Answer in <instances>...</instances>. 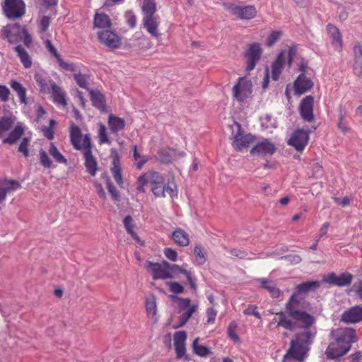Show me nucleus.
<instances>
[{"instance_id":"obj_1","label":"nucleus","mask_w":362,"mask_h":362,"mask_svg":"<svg viewBox=\"0 0 362 362\" xmlns=\"http://www.w3.org/2000/svg\"><path fill=\"white\" fill-rule=\"evenodd\" d=\"M296 305L294 297L289 299L286 304L285 311L277 313L270 325L276 323L277 327H281L289 331L310 327L315 322L313 316L308 313L298 312Z\"/></svg>"},{"instance_id":"obj_2","label":"nucleus","mask_w":362,"mask_h":362,"mask_svg":"<svg viewBox=\"0 0 362 362\" xmlns=\"http://www.w3.org/2000/svg\"><path fill=\"white\" fill-rule=\"evenodd\" d=\"M150 185L151 192L157 197H164L168 194L172 199L177 197L175 184L166 183L164 176L155 171H148L139 177L136 189L139 192H145V187Z\"/></svg>"},{"instance_id":"obj_3","label":"nucleus","mask_w":362,"mask_h":362,"mask_svg":"<svg viewBox=\"0 0 362 362\" xmlns=\"http://www.w3.org/2000/svg\"><path fill=\"white\" fill-rule=\"evenodd\" d=\"M316 334V332L305 330L295 334L294 339L291 341V346L284 357V362H288L294 359L301 362L307 356L310 346Z\"/></svg>"},{"instance_id":"obj_4","label":"nucleus","mask_w":362,"mask_h":362,"mask_svg":"<svg viewBox=\"0 0 362 362\" xmlns=\"http://www.w3.org/2000/svg\"><path fill=\"white\" fill-rule=\"evenodd\" d=\"M146 267L152 273L153 279H167L175 277L179 274L180 266L170 264L166 261L162 263L146 262Z\"/></svg>"},{"instance_id":"obj_5","label":"nucleus","mask_w":362,"mask_h":362,"mask_svg":"<svg viewBox=\"0 0 362 362\" xmlns=\"http://www.w3.org/2000/svg\"><path fill=\"white\" fill-rule=\"evenodd\" d=\"M320 286V281H311L300 284L296 287V291L293 293L289 299H291L293 297H294V303L296 304V310L298 312L308 313L305 310V301L300 297V296L305 295L310 291H315Z\"/></svg>"},{"instance_id":"obj_6","label":"nucleus","mask_w":362,"mask_h":362,"mask_svg":"<svg viewBox=\"0 0 362 362\" xmlns=\"http://www.w3.org/2000/svg\"><path fill=\"white\" fill-rule=\"evenodd\" d=\"M233 98L239 103H246L252 98V84L245 77L239 78L232 90Z\"/></svg>"},{"instance_id":"obj_7","label":"nucleus","mask_w":362,"mask_h":362,"mask_svg":"<svg viewBox=\"0 0 362 362\" xmlns=\"http://www.w3.org/2000/svg\"><path fill=\"white\" fill-rule=\"evenodd\" d=\"M21 343V340H16L15 337L0 332V362H10L8 356L16 352L18 346H22Z\"/></svg>"},{"instance_id":"obj_8","label":"nucleus","mask_w":362,"mask_h":362,"mask_svg":"<svg viewBox=\"0 0 362 362\" xmlns=\"http://www.w3.org/2000/svg\"><path fill=\"white\" fill-rule=\"evenodd\" d=\"M70 140L75 149L82 153L91 149V141L88 134L83 135L81 129L74 124L70 126Z\"/></svg>"},{"instance_id":"obj_9","label":"nucleus","mask_w":362,"mask_h":362,"mask_svg":"<svg viewBox=\"0 0 362 362\" xmlns=\"http://www.w3.org/2000/svg\"><path fill=\"white\" fill-rule=\"evenodd\" d=\"M58 163L67 164V159L60 153L53 142L49 144L48 153L43 149L40 150V161L41 165L46 168H54L53 163L49 155Z\"/></svg>"},{"instance_id":"obj_10","label":"nucleus","mask_w":362,"mask_h":362,"mask_svg":"<svg viewBox=\"0 0 362 362\" xmlns=\"http://www.w3.org/2000/svg\"><path fill=\"white\" fill-rule=\"evenodd\" d=\"M224 7L232 15L241 20H251L257 13V11L253 5L240 6L233 3H225Z\"/></svg>"},{"instance_id":"obj_11","label":"nucleus","mask_w":362,"mask_h":362,"mask_svg":"<svg viewBox=\"0 0 362 362\" xmlns=\"http://www.w3.org/2000/svg\"><path fill=\"white\" fill-rule=\"evenodd\" d=\"M332 334L334 340L343 344L344 353H347L351 347V344L356 341V332L353 328H338L332 331Z\"/></svg>"},{"instance_id":"obj_12","label":"nucleus","mask_w":362,"mask_h":362,"mask_svg":"<svg viewBox=\"0 0 362 362\" xmlns=\"http://www.w3.org/2000/svg\"><path fill=\"white\" fill-rule=\"evenodd\" d=\"M179 307L182 313L178 319L179 323L173 326L174 329L184 326L195 312L197 305H191V300L189 298H180Z\"/></svg>"},{"instance_id":"obj_13","label":"nucleus","mask_w":362,"mask_h":362,"mask_svg":"<svg viewBox=\"0 0 362 362\" xmlns=\"http://www.w3.org/2000/svg\"><path fill=\"white\" fill-rule=\"evenodd\" d=\"M354 276L346 272L339 275L334 272H331L323 276L322 281L339 287H345L351 285Z\"/></svg>"},{"instance_id":"obj_14","label":"nucleus","mask_w":362,"mask_h":362,"mask_svg":"<svg viewBox=\"0 0 362 362\" xmlns=\"http://www.w3.org/2000/svg\"><path fill=\"white\" fill-rule=\"evenodd\" d=\"M3 8L8 18H18L25 13V4L23 0H5Z\"/></svg>"},{"instance_id":"obj_15","label":"nucleus","mask_w":362,"mask_h":362,"mask_svg":"<svg viewBox=\"0 0 362 362\" xmlns=\"http://www.w3.org/2000/svg\"><path fill=\"white\" fill-rule=\"evenodd\" d=\"M262 54L261 45L258 42L250 44L245 51L247 59V70L252 71L255 69Z\"/></svg>"},{"instance_id":"obj_16","label":"nucleus","mask_w":362,"mask_h":362,"mask_svg":"<svg viewBox=\"0 0 362 362\" xmlns=\"http://www.w3.org/2000/svg\"><path fill=\"white\" fill-rule=\"evenodd\" d=\"M25 28L18 23L7 25L1 29L2 37L6 39L10 43H14L22 39V33Z\"/></svg>"},{"instance_id":"obj_17","label":"nucleus","mask_w":362,"mask_h":362,"mask_svg":"<svg viewBox=\"0 0 362 362\" xmlns=\"http://www.w3.org/2000/svg\"><path fill=\"white\" fill-rule=\"evenodd\" d=\"M309 133L308 129H297L291 135L288 144L298 151H303L308 142Z\"/></svg>"},{"instance_id":"obj_18","label":"nucleus","mask_w":362,"mask_h":362,"mask_svg":"<svg viewBox=\"0 0 362 362\" xmlns=\"http://www.w3.org/2000/svg\"><path fill=\"white\" fill-rule=\"evenodd\" d=\"M341 321L346 324H355L362 321V305H355L345 310L341 315Z\"/></svg>"},{"instance_id":"obj_19","label":"nucleus","mask_w":362,"mask_h":362,"mask_svg":"<svg viewBox=\"0 0 362 362\" xmlns=\"http://www.w3.org/2000/svg\"><path fill=\"white\" fill-rule=\"evenodd\" d=\"M276 151V147L270 141L264 139L258 142L250 151L252 156L272 155Z\"/></svg>"},{"instance_id":"obj_20","label":"nucleus","mask_w":362,"mask_h":362,"mask_svg":"<svg viewBox=\"0 0 362 362\" xmlns=\"http://www.w3.org/2000/svg\"><path fill=\"white\" fill-rule=\"evenodd\" d=\"M21 188V185L17 180L4 179L0 180V203L4 202L6 195Z\"/></svg>"},{"instance_id":"obj_21","label":"nucleus","mask_w":362,"mask_h":362,"mask_svg":"<svg viewBox=\"0 0 362 362\" xmlns=\"http://www.w3.org/2000/svg\"><path fill=\"white\" fill-rule=\"evenodd\" d=\"M98 36L100 42L108 47L117 48L120 45L119 37L112 31H100L98 33Z\"/></svg>"},{"instance_id":"obj_22","label":"nucleus","mask_w":362,"mask_h":362,"mask_svg":"<svg viewBox=\"0 0 362 362\" xmlns=\"http://www.w3.org/2000/svg\"><path fill=\"white\" fill-rule=\"evenodd\" d=\"M238 133L234 136L233 143V147L237 151H242L243 148H247L250 144L253 141V136L250 134H243L240 132V126L237 124Z\"/></svg>"},{"instance_id":"obj_23","label":"nucleus","mask_w":362,"mask_h":362,"mask_svg":"<svg viewBox=\"0 0 362 362\" xmlns=\"http://www.w3.org/2000/svg\"><path fill=\"white\" fill-rule=\"evenodd\" d=\"M313 97L308 95L302 100L300 105V115L307 122L313 119Z\"/></svg>"},{"instance_id":"obj_24","label":"nucleus","mask_w":362,"mask_h":362,"mask_svg":"<svg viewBox=\"0 0 362 362\" xmlns=\"http://www.w3.org/2000/svg\"><path fill=\"white\" fill-rule=\"evenodd\" d=\"M327 31L331 38V43L334 49L337 52H341L343 49V41L342 35L339 28L329 23L327 25Z\"/></svg>"},{"instance_id":"obj_25","label":"nucleus","mask_w":362,"mask_h":362,"mask_svg":"<svg viewBox=\"0 0 362 362\" xmlns=\"http://www.w3.org/2000/svg\"><path fill=\"white\" fill-rule=\"evenodd\" d=\"M286 62V54L284 51H281L274 62L272 64V78L274 81H277L283 71Z\"/></svg>"},{"instance_id":"obj_26","label":"nucleus","mask_w":362,"mask_h":362,"mask_svg":"<svg viewBox=\"0 0 362 362\" xmlns=\"http://www.w3.org/2000/svg\"><path fill=\"white\" fill-rule=\"evenodd\" d=\"M313 86V83L308 78L305 74H301L294 82V90L296 95H302L309 90Z\"/></svg>"},{"instance_id":"obj_27","label":"nucleus","mask_w":362,"mask_h":362,"mask_svg":"<svg viewBox=\"0 0 362 362\" xmlns=\"http://www.w3.org/2000/svg\"><path fill=\"white\" fill-rule=\"evenodd\" d=\"M142 24L152 37H158L160 35L158 31L159 23L156 16H143Z\"/></svg>"},{"instance_id":"obj_28","label":"nucleus","mask_w":362,"mask_h":362,"mask_svg":"<svg viewBox=\"0 0 362 362\" xmlns=\"http://www.w3.org/2000/svg\"><path fill=\"white\" fill-rule=\"evenodd\" d=\"M25 130V126L22 122H18L14 128L10 132L8 136L3 139L4 144H14L23 136Z\"/></svg>"},{"instance_id":"obj_29","label":"nucleus","mask_w":362,"mask_h":362,"mask_svg":"<svg viewBox=\"0 0 362 362\" xmlns=\"http://www.w3.org/2000/svg\"><path fill=\"white\" fill-rule=\"evenodd\" d=\"M50 94L53 98V100L59 105L65 107L67 104L65 98V93L61 87L57 86L53 81H49Z\"/></svg>"},{"instance_id":"obj_30","label":"nucleus","mask_w":362,"mask_h":362,"mask_svg":"<svg viewBox=\"0 0 362 362\" xmlns=\"http://www.w3.org/2000/svg\"><path fill=\"white\" fill-rule=\"evenodd\" d=\"M34 78L40 87V92L43 93H50L49 81L52 80L47 77V74L44 71L40 70L36 71Z\"/></svg>"},{"instance_id":"obj_31","label":"nucleus","mask_w":362,"mask_h":362,"mask_svg":"<svg viewBox=\"0 0 362 362\" xmlns=\"http://www.w3.org/2000/svg\"><path fill=\"white\" fill-rule=\"evenodd\" d=\"M344 346L341 343H339L334 340V341L331 342L326 351L325 354L327 357L329 359H335L339 357H341L346 354V353H344Z\"/></svg>"},{"instance_id":"obj_32","label":"nucleus","mask_w":362,"mask_h":362,"mask_svg":"<svg viewBox=\"0 0 362 362\" xmlns=\"http://www.w3.org/2000/svg\"><path fill=\"white\" fill-rule=\"evenodd\" d=\"M85 162L84 165L87 172L91 175L95 176L98 170V163L93 157L92 150L89 149L83 153Z\"/></svg>"},{"instance_id":"obj_33","label":"nucleus","mask_w":362,"mask_h":362,"mask_svg":"<svg viewBox=\"0 0 362 362\" xmlns=\"http://www.w3.org/2000/svg\"><path fill=\"white\" fill-rule=\"evenodd\" d=\"M261 285V287L267 290L270 296L273 298H278L281 294V291L276 286L275 283L264 278H259L257 280Z\"/></svg>"},{"instance_id":"obj_34","label":"nucleus","mask_w":362,"mask_h":362,"mask_svg":"<svg viewBox=\"0 0 362 362\" xmlns=\"http://www.w3.org/2000/svg\"><path fill=\"white\" fill-rule=\"evenodd\" d=\"M110 171L116 183L120 187H122L123 179L122 176L120 159L117 153H116L113 157L112 166L111 167Z\"/></svg>"},{"instance_id":"obj_35","label":"nucleus","mask_w":362,"mask_h":362,"mask_svg":"<svg viewBox=\"0 0 362 362\" xmlns=\"http://www.w3.org/2000/svg\"><path fill=\"white\" fill-rule=\"evenodd\" d=\"M354 71L356 76H360L362 74V46L358 43L354 47Z\"/></svg>"},{"instance_id":"obj_36","label":"nucleus","mask_w":362,"mask_h":362,"mask_svg":"<svg viewBox=\"0 0 362 362\" xmlns=\"http://www.w3.org/2000/svg\"><path fill=\"white\" fill-rule=\"evenodd\" d=\"M10 86L15 91L19 98V102L21 104L27 105L28 100L26 97L25 88L18 81L12 79L10 81Z\"/></svg>"},{"instance_id":"obj_37","label":"nucleus","mask_w":362,"mask_h":362,"mask_svg":"<svg viewBox=\"0 0 362 362\" xmlns=\"http://www.w3.org/2000/svg\"><path fill=\"white\" fill-rule=\"evenodd\" d=\"M90 100L93 105L101 111H105L106 103L104 95L98 90H90Z\"/></svg>"},{"instance_id":"obj_38","label":"nucleus","mask_w":362,"mask_h":362,"mask_svg":"<svg viewBox=\"0 0 362 362\" xmlns=\"http://www.w3.org/2000/svg\"><path fill=\"white\" fill-rule=\"evenodd\" d=\"M93 25L95 28H110L112 25V22L107 14L96 13L93 19Z\"/></svg>"},{"instance_id":"obj_39","label":"nucleus","mask_w":362,"mask_h":362,"mask_svg":"<svg viewBox=\"0 0 362 362\" xmlns=\"http://www.w3.org/2000/svg\"><path fill=\"white\" fill-rule=\"evenodd\" d=\"M108 125L110 131L116 134L122 130L125 126V122L123 119L114 115H110L108 118Z\"/></svg>"},{"instance_id":"obj_40","label":"nucleus","mask_w":362,"mask_h":362,"mask_svg":"<svg viewBox=\"0 0 362 362\" xmlns=\"http://www.w3.org/2000/svg\"><path fill=\"white\" fill-rule=\"evenodd\" d=\"M172 239L180 246H187L189 243V235L180 228L175 230L173 233Z\"/></svg>"},{"instance_id":"obj_41","label":"nucleus","mask_w":362,"mask_h":362,"mask_svg":"<svg viewBox=\"0 0 362 362\" xmlns=\"http://www.w3.org/2000/svg\"><path fill=\"white\" fill-rule=\"evenodd\" d=\"M14 50L17 52L18 56L24 67L26 69L30 68L32 65V59L25 48L21 45H17L14 47Z\"/></svg>"},{"instance_id":"obj_42","label":"nucleus","mask_w":362,"mask_h":362,"mask_svg":"<svg viewBox=\"0 0 362 362\" xmlns=\"http://www.w3.org/2000/svg\"><path fill=\"white\" fill-rule=\"evenodd\" d=\"M124 226L132 238L137 243H141V239L134 230L135 225L134 223L133 218L131 216H127L123 220Z\"/></svg>"},{"instance_id":"obj_43","label":"nucleus","mask_w":362,"mask_h":362,"mask_svg":"<svg viewBox=\"0 0 362 362\" xmlns=\"http://www.w3.org/2000/svg\"><path fill=\"white\" fill-rule=\"evenodd\" d=\"M141 11L144 16H154L157 11L155 0H144L141 4Z\"/></svg>"},{"instance_id":"obj_44","label":"nucleus","mask_w":362,"mask_h":362,"mask_svg":"<svg viewBox=\"0 0 362 362\" xmlns=\"http://www.w3.org/2000/svg\"><path fill=\"white\" fill-rule=\"evenodd\" d=\"M133 158L135 161L136 168L138 170H141L149 160V156L147 155H141L138 151L136 145H134L133 146Z\"/></svg>"},{"instance_id":"obj_45","label":"nucleus","mask_w":362,"mask_h":362,"mask_svg":"<svg viewBox=\"0 0 362 362\" xmlns=\"http://www.w3.org/2000/svg\"><path fill=\"white\" fill-rule=\"evenodd\" d=\"M199 338H196L192 343V348L194 353L201 357H206L211 354L210 348L199 344Z\"/></svg>"},{"instance_id":"obj_46","label":"nucleus","mask_w":362,"mask_h":362,"mask_svg":"<svg viewBox=\"0 0 362 362\" xmlns=\"http://www.w3.org/2000/svg\"><path fill=\"white\" fill-rule=\"evenodd\" d=\"M146 309L148 317H153L157 311L156 297L150 295L146 298Z\"/></svg>"},{"instance_id":"obj_47","label":"nucleus","mask_w":362,"mask_h":362,"mask_svg":"<svg viewBox=\"0 0 362 362\" xmlns=\"http://www.w3.org/2000/svg\"><path fill=\"white\" fill-rule=\"evenodd\" d=\"M14 125V118L11 117H3L0 119V138L3 134L8 132Z\"/></svg>"},{"instance_id":"obj_48","label":"nucleus","mask_w":362,"mask_h":362,"mask_svg":"<svg viewBox=\"0 0 362 362\" xmlns=\"http://www.w3.org/2000/svg\"><path fill=\"white\" fill-rule=\"evenodd\" d=\"M194 263L196 265H203L206 261V253L204 252L203 249L199 246L197 245L194 249Z\"/></svg>"},{"instance_id":"obj_49","label":"nucleus","mask_w":362,"mask_h":362,"mask_svg":"<svg viewBox=\"0 0 362 362\" xmlns=\"http://www.w3.org/2000/svg\"><path fill=\"white\" fill-rule=\"evenodd\" d=\"M98 137L100 144H110V141L108 138L105 126L102 124H98Z\"/></svg>"},{"instance_id":"obj_50","label":"nucleus","mask_w":362,"mask_h":362,"mask_svg":"<svg viewBox=\"0 0 362 362\" xmlns=\"http://www.w3.org/2000/svg\"><path fill=\"white\" fill-rule=\"evenodd\" d=\"M180 273L183 274L185 276L190 287L193 290H196L197 289V279L192 275V272L190 271L186 270V269L182 268L181 267H180L179 274Z\"/></svg>"},{"instance_id":"obj_51","label":"nucleus","mask_w":362,"mask_h":362,"mask_svg":"<svg viewBox=\"0 0 362 362\" xmlns=\"http://www.w3.org/2000/svg\"><path fill=\"white\" fill-rule=\"evenodd\" d=\"M30 139L28 136L23 137L18 146V151L21 153L25 158L29 156L28 146Z\"/></svg>"},{"instance_id":"obj_52","label":"nucleus","mask_w":362,"mask_h":362,"mask_svg":"<svg viewBox=\"0 0 362 362\" xmlns=\"http://www.w3.org/2000/svg\"><path fill=\"white\" fill-rule=\"evenodd\" d=\"M41 38L44 40L47 49L56 58V59L60 57V55L59 54L57 49L52 45V42L47 37V36L42 35Z\"/></svg>"},{"instance_id":"obj_53","label":"nucleus","mask_w":362,"mask_h":362,"mask_svg":"<svg viewBox=\"0 0 362 362\" xmlns=\"http://www.w3.org/2000/svg\"><path fill=\"white\" fill-rule=\"evenodd\" d=\"M74 78L76 82V83L82 88L87 89L88 88V78L86 75H83L81 74H75L74 75Z\"/></svg>"},{"instance_id":"obj_54","label":"nucleus","mask_w":362,"mask_h":362,"mask_svg":"<svg viewBox=\"0 0 362 362\" xmlns=\"http://www.w3.org/2000/svg\"><path fill=\"white\" fill-rule=\"evenodd\" d=\"M187 334L185 331L176 332L174 334V346L185 345Z\"/></svg>"},{"instance_id":"obj_55","label":"nucleus","mask_w":362,"mask_h":362,"mask_svg":"<svg viewBox=\"0 0 362 362\" xmlns=\"http://www.w3.org/2000/svg\"><path fill=\"white\" fill-rule=\"evenodd\" d=\"M57 62L59 67L64 71H75L76 70V66L75 64L66 62L62 60L61 57L57 59Z\"/></svg>"},{"instance_id":"obj_56","label":"nucleus","mask_w":362,"mask_h":362,"mask_svg":"<svg viewBox=\"0 0 362 362\" xmlns=\"http://www.w3.org/2000/svg\"><path fill=\"white\" fill-rule=\"evenodd\" d=\"M350 291L354 292L356 296L362 300V279H358L356 282H355L352 285Z\"/></svg>"},{"instance_id":"obj_57","label":"nucleus","mask_w":362,"mask_h":362,"mask_svg":"<svg viewBox=\"0 0 362 362\" xmlns=\"http://www.w3.org/2000/svg\"><path fill=\"white\" fill-rule=\"evenodd\" d=\"M282 35V33L281 31H273L268 36L267 40V45L268 47H272L274 45Z\"/></svg>"},{"instance_id":"obj_58","label":"nucleus","mask_w":362,"mask_h":362,"mask_svg":"<svg viewBox=\"0 0 362 362\" xmlns=\"http://www.w3.org/2000/svg\"><path fill=\"white\" fill-rule=\"evenodd\" d=\"M298 51L297 45H292L288 48L287 53V64L288 67H291L293 61L294 57H296Z\"/></svg>"},{"instance_id":"obj_59","label":"nucleus","mask_w":362,"mask_h":362,"mask_svg":"<svg viewBox=\"0 0 362 362\" xmlns=\"http://www.w3.org/2000/svg\"><path fill=\"white\" fill-rule=\"evenodd\" d=\"M125 20L131 28H134L136 25V18L132 11H127L125 13Z\"/></svg>"},{"instance_id":"obj_60","label":"nucleus","mask_w":362,"mask_h":362,"mask_svg":"<svg viewBox=\"0 0 362 362\" xmlns=\"http://www.w3.org/2000/svg\"><path fill=\"white\" fill-rule=\"evenodd\" d=\"M50 24V18L48 16H43L40 23V28L41 31V35H44L46 36L45 32L48 29Z\"/></svg>"},{"instance_id":"obj_61","label":"nucleus","mask_w":362,"mask_h":362,"mask_svg":"<svg viewBox=\"0 0 362 362\" xmlns=\"http://www.w3.org/2000/svg\"><path fill=\"white\" fill-rule=\"evenodd\" d=\"M257 307L255 305H249L246 309L244 310L243 313L246 315H252L255 316L257 318L260 319L261 315L257 311Z\"/></svg>"},{"instance_id":"obj_62","label":"nucleus","mask_w":362,"mask_h":362,"mask_svg":"<svg viewBox=\"0 0 362 362\" xmlns=\"http://www.w3.org/2000/svg\"><path fill=\"white\" fill-rule=\"evenodd\" d=\"M107 187L112 199L116 201L119 200L120 197L119 192L109 180L107 182Z\"/></svg>"},{"instance_id":"obj_63","label":"nucleus","mask_w":362,"mask_h":362,"mask_svg":"<svg viewBox=\"0 0 362 362\" xmlns=\"http://www.w3.org/2000/svg\"><path fill=\"white\" fill-rule=\"evenodd\" d=\"M236 326L237 325L235 322H231L228 327V334L231 339L235 341H238L240 338L235 331Z\"/></svg>"},{"instance_id":"obj_64","label":"nucleus","mask_w":362,"mask_h":362,"mask_svg":"<svg viewBox=\"0 0 362 362\" xmlns=\"http://www.w3.org/2000/svg\"><path fill=\"white\" fill-rule=\"evenodd\" d=\"M10 90L4 85H0V100L1 102H7L9 99Z\"/></svg>"}]
</instances>
